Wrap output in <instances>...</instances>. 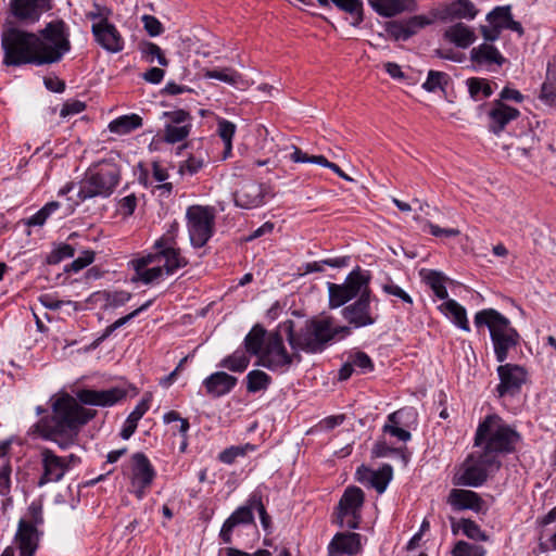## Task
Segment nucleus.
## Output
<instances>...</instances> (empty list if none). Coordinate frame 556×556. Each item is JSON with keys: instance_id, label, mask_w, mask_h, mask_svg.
Segmentation results:
<instances>
[{"instance_id": "1", "label": "nucleus", "mask_w": 556, "mask_h": 556, "mask_svg": "<svg viewBox=\"0 0 556 556\" xmlns=\"http://www.w3.org/2000/svg\"><path fill=\"white\" fill-rule=\"evenodd\" d=\"M126 396L124 389L114 387L109 390L84 389L77 392V399L66 392L53 394L50 400V414L33 426V432L66 450L77 442L80 429L96 416V412L83 407L86 405L113 406Z\"/></svg>"}, {"instance_id": "2", "label": "nucleus", "mask_w": 556, "mask_h": 556, "mask_svg": "<svg viewBox=\"0 0 556 556\" xmlns=\"http://www.w3.org/2000/svg\"><path fill=\"white\" fill-rule=\"evenodd\" d=\"M477 327L486 326L490 331L494 354L498 363L507 359L509 351L516 349L521 336L510 320L494 308H486L475 315Z\"/></svg>"}, {"instance_id": "3", "label": "nucleus", "mask_w": 556, "mask_h": 556, "mask_svg": "<svg viewBox=\"0 0 556 556\" xmlns=\"http://www.w3.org/2000/svg\"><path fill=\"white\" fill-rule=\"evenodd\" d=\"M70 28L63 20H54L35 33L37 66L60 62L72 48Z\"/></svg>"}, {"instance_id": "4", "label": "nucleus", "mask_w": 556, "mask_h": 556, "mask_svg": "<svg viewBox=\"0 0 556 556\" xmlns=\"http://www.w3.org/2000/svg\"><path fill=\"white\" fill-rule=\"evenodd\" d=\"M519 440V433L504 425L498 416L489 415L478 426L475 445L484 444L482 451L497 459L498 454L513 452Z\"/></svg>"}, {"instance_id": "5", "label": "nucleus", "mask_w": 556, "mask_h": 556, "mask_svg": "<svg viewBox=\"0 0 556 556\" xmlns=\"http://www.w3.org/2000/svg\"><path fill=\"white\" fill-rule=\"evenodd\" d=\"M350 334V328L346 326L332 325L331 318L314 319L305 324L299 331L293 332L291 326L288 331V340L294 350L306 352L321 351L324 345L331 339L340 336L341 338Z\"/></svg>"}, {"instance_id": "6", "label": "nucleus", "mask_w": 556, "mask_h": 556, "mask_svg": "<svg viewBox=\"0 0 556 556\" xmlns=\"http://www.w3.org/2000/svg\"><path fill=\"white\" fill-rule=\"evenodd\" d=\"M35 33L8 27L1 35L3 50V64L7 66H21L26 64L37 65Z\"/></svg>"}, {"instance_id": "7", "label": "nucleus", "mask_w": 556, "mask_h": 556, "mask_svg": "<svg viewBox=\"0 0 556 556\" xmlns=\"http://www.w3.org/2000/svg\"><path fill=\"white\" fill-rule=\"evenodd\" d=\"M119 181V170L115 165L105 164L97 169H89L78 182L77 200L71 207L93 198H108Z\"/></svg>"}, {"instance_id": "8", "label": "nucleus", "mask_w": 556, "mask_h": 556, "mask_svg": "<svg viewBox=\"0 0 556 556\" xmlns=\"http://www.w3.org/2000/svg\"><path fill=\"white\" fill-rule=\"evenodd\" d=\"M505 149L514 163L528 173H536L545 167L544 153L546 150H552V146L544 149L536 135L529 131L518 138L516 142L506 146Z\"/></svg>"}, {"instance_id": "9", "label": "nucleus", "mask_w": 556, "mask_h": 556, "mask_svg": "<svg viewBox=\"0 0 556 556\" xmlns=\"http://www.w3.org/2000/svg\"><path fill=\"white\" fill-rule=\"evenodd\" d=\"M500 467L501 462L483 451L472 453L463 464L457 484L480 486L486 481L489 471Z\"/></svg>"}, {"instance_id": "10", "label": "nucleus", "mask_w": 556, "mask_h": 556, "mask_svg": "<svg viewBox=\"0 0 556 556\" xmlns=\"http://www.w3.org/2000/svg\"><path fill=\"white\" fill-rule=\"evenodd\" d=\"M364 492L357 486H349L341 496L337 507V523L343 528L357 529L361 522V508L364 504Z\"/></svg>"}, {"instance_id": "11", "label": "nucleus", "mask_w": 556, "mask_h": 556, "mask_svg": "<svg viewBox=\"0 0 556 556\" xmlns=\"http://www.w3.org/2000/svg\"><path fill=\"white\" fill-rule=\"evenodd\" d=\"M127 478L130 482V492L138 500L143 498L155 478V470L143 453L138 452L131 456Z\"/></svg>"}, {"instance_id": "12", "label": "nucleus", "mask_w": 556, "mask_h": 556, "mask_svg": "<svg viewBox=\"0 0 556 556\" xmlns=\"http://www.w3.org/2000/svg\"><path fill=\"white\" fill-rule=\"evenodd\" d=\"M188 230L193 247H203L212 236L214 215L208 207L193 205L187 210Z\"/></svg>"}, {"instance_id": "13", "label": "nucleus", "mask_w": 556, "mask_h": 556, "mask_svg": "<svg viewBox=\"0 0 556 556\" xmlns=\"http://www.w3.org/2000/svg\"><path fill=\"white\" fill-rule=\"evenodd\" d=\"M435 18V14H419L404 20H394L386 23L384 30L387 36L395 41H407L421 29L431 25Z\"/></svg>"}, {"instance_id": "14", "label": "nucleus", "mask_w": 556, "mask_h": 556, "mask_svg": "<svg viewBox=\"0 0 556 556\" xmlns=\"http://www.w3.org/2000/svg\"><path fill=\"white\" fill-rule=\"evenodd\" d=\"M40 465L42 472L37 482L40 488L49 483L60 482L67 472L63 457L48 447L40 448Z\"/></svg>"}, {"instance_id": "15", "label": "nucleus", "mask_w": 556, "mask_h": 556, "mask_svg": "<svg viewBox=\"0 0 556 556\" xmlns=\"http://www.w3.org/2000/svg\"><path fill=\"white\" fill-rule=\"evenodd\" d=\"M370 302V292H364L354 303L342 309L343 318L355 328L374 325L377 316L371 312Z\"/></svg>"}, {"instance_id": "16", "label": "nucleus", "mask_w": 556, "mask_h": 556, "mask_svg": "<svg viewBox=\"0 0 556 556\" xmlns=\"http://www.w3.org/2000/svg\"><path fill=\"white\" fill-rule=\"evenodd\" d=\"M175 244L174 236H163L154 243L155 253H151L157 255V263L164 261L163 269L167 275L187 265V260L180 255Z\"/></svg>"}, {"instance_id": "17", "label": "nucleus", "mask_w": 556, "mask_h": 556, "mask_svg": "<svg viewBox=\"0 0 556 556\" xmlns=\"http://www.w3.org/2000/svg\"><path fill=\"white\" fill-rule=\"evenodd\" d=\"M260 362L270 369H280L291 363V356L287 353L282 338L278 333L268 334Z\"/></svg>"}, {"instance_id": "18", "label": "nucleus", "mask_w": 556, "mask_h": 556, "mask_svg": "<svg viewBox=\"0 0 556 556\" xmlns=\"http://www.w3.org/2000/svg\"><path fill=\"white\" fill-rule=\"evenodd\" d=\"M51 0H11L13 16L23 24H34L51 9Z\"/></svg>"}, {"instance_id": "19", "label": "nucleus", "mask_w": 556, "mask_h": 556, "mask_svg": "<svg viewBox=\"0 0 556 556\" xmlns=\"http://www.w3.org/2000/svg\"><path fill=\"white\" fill-rule=\"evenodd\" d=\"M91 33L94 41L105 51L118 53L124 49V38L116 26L111 22L92 24Z\"/></svg>"}, {"instance_id": "20", "label": "nucleus", "mask_w": 556, "mask_h": 556, "mask_svg": "<svg viewBox=\"0 0 556 556\" xmlns=\"http://www.w3.org/2000/svg\"><path fill=\"white\" fill-rule=\"evenodd\" d=\"M520 112L501 100H495L491 103L488 112V127L489 130L495 135L503 131L508 123L519 117Z\"/></svg>"}, {"instance_id": "21", "label": "nucleus", "mask_w": 556, "mask_h": 556, "mask_svg": "<svg viewBox=\"0 0 556 556\" xmlns=\"http://www.w3.org/2000/svg\"><path fill=\"white\" fill-rule=\"evenodd\" d=\"M254 523V514L253 507L250 504V497L247 500L245 504L238 507L224 522L219 538L225 544H230L232 542V531L236 527L241 525H252Z\"/></svg>"}, {"instance_id": "22", "label": "nucleus", "mask_w": 556, "mask_h": 556, "mask_svg": "<svg viewBox=\"0 0 556 556\" xmlns=\"http://www.w3.org/2000/svg\"><path fill=\"white\" fill-rule=\"evenodd\" d=\"M368 4L382 17H393L418 10L417 0H368Z\"/></svg>"}, {"instance_id": "23", "label": "nucleus", "mask_w": 556, "mask_h": 556, "mask_svg": "<svg viewBox=\"0 0 556 556\" xmlns=\"http://www.w3.org/2000/svg\"><path fill=\"white\" fill-rule=\"evenodd\" d=\"M235 203L242 208H253L263 204V186L253 181L245 182L233 194Z\"/></svg>"}, {"instance_id": "24", "label": "nucleus", "mask_w": 556, "mask_h": 556, "mask_svg": "<svg viewBox=\"0 0 556 556\" xmlns=\"http://www.w3.org/2000/svg\"><path fill=\"white\" fill-rule=\"evenodd\" d=\"M361 549V535L358 533H337L329 544V556L339 554L355 555Z\"/></svg>"}, {"instance_id": "25", "label": "nucleus", "mask_w": 556, "mask_h": 556, "mask_svg": "<svg viewBox=\"0 0 556 556\" xmlns=\"http://www.w3.org/2000/svg\"><path fill=\"white\" fill-rule=\"evenodd\" d=\"M152 264H159L157 255L148 254L147 256L136 260L134 262L136 269L135 279H139L144 283H150L159 279L163 275L164 269L160 265L148 268V266Z\"/></svg>"}, {"instance_id": "26", "label": "nucleus", "mask_w": 556, "mask_h": 556, "mask_svg": "<svg viewBox=\"0 0 556 556\" xmlns=\"http://www.w3.org/2000/svg\"><path fill=\"white\" fill-rule=\"evenodd\" d=\"M447 502L455 509H472L479 511L482 506L481 497L473 491L453 489L450 492Z\"/></svg>"}, {"instance_id": "27", "label": "nucleus", "mask_w": 556, "mask_h": 556, "mask_svg": "<svg viewBox=\"0 0 556 556\" xmlns=\"http://www.w3.org/2000/svg\"><path fill=\"white\" fill-rule=\"evenodd\" d=\"M471 61L478 66L496 64L501 66L505 59L492 45L482 43L470 51Z\"/></svg>"}, {"instance_id": "28", "label": "nucleus", "mask_w": 556, "mask_h": 556, "mask_svg": "<svg viewBox=\"0 0 556 556\" xmlns=\"http://www.w3.org/2000/svg\"><path fill=\"white\" fill-rule=\"evenodd\" d=\"M444 38L458 48H468L476 41L475 31L464 23H456L444 31Z\"/></svg>"}, {"instance_id": "29", "label": "nucleus", "mask_w": 556, "mask_h": 556, "mask_svg": "<svg viewBox=\"0 0 556 556\" xmlns=\"http://www.w3.org/2000/svg\"><path fill=\"white\" fill-rule=\"evenodd\" d=\"M321 7H328L330 3L334 4L340 11L349 14L352 17L351 25L354 27L359 26L364 21V5L362 0H317Z\"/></svg>"}, {"instance_id": "30", "label": "nucleus", "mask_w": 556, "mask_h": 556, "mask_svg": "<svg viewBox=\"0 0 556 556\" xmlns=\"http://www.w3.org/2000/svg\"><path fill=\"white\" fill-rule=\"evenodd\" d=\"M478 10L470 0H454L445 5L440 17L442 20L467 18L472 20L477 15Z\"/></svg>"}, {"instance_id": "31", "label": "nucleus", "mask_w": 556, "mask_h": 556, "mask_svg": "<svg viewBox=\"0 0 556 556\" xmlns=\"http://www.w3.org/2000/svg\"><path fill=\"white\" fill-rule=\"evenodd\" d=\"M151 394H146L136 405L135 409L128 415L125 425L121 431V437L128 440L137 429L138 421L150 408Z\"/></svg>"}, {"instance_id": "32", "label": "nucleus", "mask_w": 556, "mask_h": 556, "mask_svg": "<svg viewBox=\"0 0 556 556\" xmlns=\"http://www.w3.org/2000/svg\"><path fill=\"white\" fill-rule=\"evenodd\" d=\"M439 308L445 316L452 318L453 323L460 329L464 331L470 330L466 309L455 300L445 301L439 306Z\"/></svg>"}, {"instance_id": "33", "label": "nucleus", "mask_w": 556, "mask_h": 556, "mask_svg": "<svg viewBox=\"0 0 556 556\" xmlns=\"http://www.w3.org/2000/svg\"><path fill=\"white\" fill-rule=\"evenodd\" d=\"M419 275L422 281L430 287L439 299H447L448 293L445 287L447 278L442 273L431 269H421Z\"/></svg>"}, {"instance_id": "34", "label": "nucleus", "mask_w": 556, "mask_h": 556, "mask_svg": "<svg viewBox=\"0 0 556 556\" xmlns=\"http://www.w3.org/2000/svg\"><path fill=\"white\" fill-rule=\"evenodd\" d=\"M16 541L20 549L36 551L38 542V532L34 525L25 520L18 522Z\"/></svg>"}, {"instance_id": "35", "label": "nucleus", "mask_w": 556, "mask_h": 556, "mask_svg": "<svg viewBox=\"0 0 556 556\" xmlns=\"http://www.w3.org/2000/svg\"><path fill=\"white\" fill-rule=\"evenodd\" d=\"M142 126V117L138 114L123 115L109 124V130L116 135H127Z\"/></svg>"}, {"instance_id": "36", "label": "nucleus", "mask_w": 556, "mask_h": 556, "mask_svg": "<svg viewBox=\"0 0 556 556\" xmlns=\"http://www.w3.org/2000/svg\"><path fill=\"white\" fill-rule=\"evenodd\" d=\"M204 77L210 79H218L239 88H247L249 86L248 81L242 77V75L230 67L208 70L204 73Z\"/></svg>"}, {"instance_id": "37", "label": "nucleus", "mask_w": 556, "mask_h": 556, "mask_svg": "<svg viewBox=\"0 0 556 556\" xmlns=\"http://www.w3.org/2000/svg\"><path fill=\"white\" fill-rule=\"evenodd\" d=\"M343 283L354 298L361 296L364 292H370L368 287L369 277L359 268L351 271Z\"/></svg>"}, {"instance_id": "38", "label": "nucleus", "mask_w": 556, "mask_h": 556, "mask_svg": "<svg viewBox=\"0 0 556 556\" xmlns=\"http://www.w3.org/2000/svg\"><path fill=\"white\" fill-rule=\"evenodd\" d=\"M268 334L260 327L254 326L244 339L245 349L249 353L261 356L266 346V340Z\"/></svg>"}, {"instance_id": "39", "label": "nucleus", "mask_w": 556, "mask_h": 556, "mask_svg": "<svg viewBox=\"0 0 556 556\" xmlns=\"http://www.w3.org/2000/svg\"><path fill=\"white\" fill-rule=\"evenodd\" d=\"M500 382H526L527 369L517 364H504L497 367Z\"/></svg>"}, {"instance_id": "40", "label": "nucleus", "mask_w": 556, "mask_h": 556, "mask_svg": "<svg viewBox=\"0 0 556 556\" xmlns=\"http://www.w3.org/2000/svg\"><path fill=\"white\" fill-rule=\"evenodd\" d=\"M328 293H329V306L331 308H337L350 300L354 299L349 289L344 286V283L338 285L328 282Z\"/></svg>"}, {"instance_id": "41", "label": "nucleus", "mask_w": 556, "mask_h": 556, "mask_svg": "<svg viewBox=\"0 0 556 556\" xmlns=\"http://www.w3.org/2000/svg\"><path fill=\"white\" fill-rule=\"evenodd\" d=\"M366 472L370 477V486L380 494L386 491L393 475V470L390 465H383L379 470Z\"/></svg>"}, {"instance_id": "42", "label": "nucleus", "mask_w": 556, "mask_h": 556, "mask_svg": "<svg viewBox=\"0 0 556 556\" xmlns=\"http://www.w3.org/2000/svg\"><path fill=\"white\" fill-rule=\"evenodd\" d=\"M471 98L476 101L489 98L493 93L490 83L484 78L472 77L467 80Z\"/></svg>"}, {"instance_id": "43", "label": "nucleus", "mask_w": 556, "mask_h": 556, "mask_svg": "<svg viewBox=\"0 0 556 556\" xmlns=\"http://www.w3.org/2000/svg\"><path fill=\"white\" fill-rule=\"evenodd\" d=\"M290 149L292 150L290 154V160L293 161L294 163H313L327 168H330L333 164L332 162H329L324 155L309 156L294 144H291Z\"/></svg>"}, {"instance_id": "44", "label": "nucleus", "mask_w": 556, "mask_h": 556, "mask_svg": "<svg viewBox=\"0 0 556 556\" xmlns=\"http://www.w3.org/2000/svg\"><path fill=\"white\" fill-rule=\"evenodd\" d=\"M191 130V124L174 125L166 124L164 129V140L168 143H177L185 140Z\"/></svg>"}, {"instance_id": "45", "label": "nucleus", "mask_w": 556, "mask_h": 556, "mask_svg": "<svg viewBox=\"0 0 556 556\" xmlns=\"http://www.w3.org/2000/svg\"><path fill=\"white\" fill-rule=\"evenodd\" d=\"M540 99L548 105L556 102V75L547 68L546 80L541 87Z\"/></svg>"}, {"instance_id": "46", "label": "nucleus", "mask_w": 556, "mask_h": 556, "mask_svg": "<svg viewBox=\"0 0 556 556\" xmlns=\"http://www.w3.org/2000/svg\"><path fill=\"white\" fill-rule=\"evenodd\" d=\"M255 445L247 443L244 445H233L224 450L219 454V460L224 464H232L238 457L244 456L248 452H254Z\"/></svg>"}, {"instance_id": "47", "label": "nucleus", "mask_w": 556, "mask_h": 556, "mask_svg": "<svg viewBox=\"0 0 556 556\" xmlns=\"http://www.w3.org/2000/svg\"><path fill=\"white\" fill-rule=\"evenodd\" d=\"M250 504L253 507V510H257L261 519V523L265 530H267L270 527L271 518L267 514L265 505L262 501V493L260 491H254L250 495Z\"/></svg>"}, {"instance_id": "48", "label": "nucleus", "mask_w": 556, "mask_h": 556, "mask_svg": "<svg viewBox=\"0 0 556 556\" xmlns=\"http://www.w3.org/2000/svg\"><path fill=\"white\" fill-rule=\"evenodd\" d=\"M217 132L219 137L223 139L226 150L230 152L232 146V138L236 132V125L227 119L218 118Z\"/></svg>"}, {"instance_id": "49", "label": "nucleus", "mask_w": 556, "mask_h": 556, "mask_svg": "<svg viewBox=\"0 0 556 556\" xmlns=\"http://www.w3.org/2000/svg\"><path fill=\"white\" fill-rule=\"evenodd\" d=\"M140 51L143 55L146 56H151V59H149V62H153V58H156L157 59V63L161 65V66H167L168 65V60L165 58V55L163 54L161 48L153 43V42H150V41H144V42H141L140 43Z\"/></svg>"}, {"instance_id": "50", "label": "nucleus", "mask_w": 556, "mask_h": 556, "mask_svg": "<svg viewBox=\"0 0 556 556\" xmlns=\"http://www.w3.org/2000/svg\"><path fill=\"white\" fill-rule=\"evenodd\" d=\"M484 547L476 544H469L465 541H459L454 549L453 556H484Z\"/></svg>"}, {"instance_id": "51", "label": "nucleus", "mask_w": 556, "mask_h": 556, "mask_svg": "<svg viewBox=\"0 0 556 556\" xmlns=\"http://www.w3.org/2000/svg\"><path fill=\"white\" fill-rule=\"evenodd\" d=\"M249 365V358L243 353H235L231 356L225 358L222 366L231 371H243Z\"/></svg>"}, {"instance_id": "52", "label": "nucleus", "mask_w": 556, "mask_h": 556, "mask_svg": "<svg viewBox=\"0 0 556 556\" xmlns=\"http://www.w3.org/2000/svg\"><path fill=\"white\" fill-rule=\"evenodd\" d=\"M510 16L511 12L509 5L497 7L486 15V20L501 31L504 27L500 26V24L506 23Z\"/></svg>"}, {"instance_id": "53", "label": "nucleus", "mask_w": 556, "mask_h": 556, "mask_svg": "<svg viewBox=\"0 0 556 556\" xmlns=\"http://www.w3.org/2000/svg\"><path fill=\"white\" fill-rule=\"evenodd\" d=\"M74 254H75V250L72 245H70L67 243H60L48 255L47 261L49 264H58L65 258L73 257Z\"/></svg>"}, {"instance_id": "54", "label": "nucleus", "mask_w": 556, "mask_h": 556, "mask_svg": "<svg viewBox=\"0 0 556 556\" xmlns=\"http://www.w3.org/2000/svg\"><path fill=\"white\" fill-rule=\"evenodd\" d=\"M112 10L105 5L93 3L92 10L86 13V17L92 21V24H103L110 22Z\"/></svg>"}, {"instance_id": "55", "label": "nucleus", "mask_w": 556, "mask_h": 556, "mask_svg": "<svg viewBox=\"0 0 556 556\" xmlns=\"http://www.w3.org/2000/svg\"><path fill=\"white\" fill-rule=\"evenodd\" d=\"M447 75L442 72L430 71L427 80L424 83L422 88L429 92L442 89V84Z\"/></svg>"}, {"instance_id": "56", "label": "nucleus", "mask_w": 556, "mask_h": 556, "mask_svg": "<svg viewBox=\"0 0 556 556\" xmlns=\"http://www.w3.org/2000/svg\"><path fill=\"white\" fill-rule=\"evenodd\" d=\"M462 528L465 535L476 541H486L488 536L481 531L480 527L472 520L463 519Z\"/></svg>"}, {"instance_id": "57", "label": "nucleus", "mask_w": 556, "mask_h": 556, "mask_svg": "<svg viewBox=\"0 0 556 556\" xmlns=\"http://www.w3.org/2000/svg\"><path fill=\"white\" fill-rule=\"evenodd\" d=\"M151 304H152V301L149 300L144 304H142L140 307H138L135 311H132L131 313H129L128 315L118 318L116 321H114L112 325H110L106 328L105 336L111 334L114 330H116L117 328L124 326L126 323H128L129 320L135 318L139 313L146 311Z\"/></svg>"}, {"instance_id": "58", "label": "nucleus", "mask_w": 556, "mask_h": 556, "mask_svg": "<svg viewBox=\"0 0 556 556\" xmlns=\"http://www.w3.org/2000/svg\"><path fill=\"white\" fill-rule=\"evenodd\" d=\"M141 21L143 23V27H144L146 31L151 37H156L164 31V28H163L161 22L155 16L143 15L141 17Z\"/></svg>"}, {"instance_id": "59", "label": "nucleus", "mask_w": 556, "mask_h": 556, "mask_svg": "<svg viewBox=\"0 0 556 556\" xmlns=\"http://www.w3.org/2000/svg\"><path fill=\"white\" fill-rule=\"evenodd\" d=\"M94 260V252L90 250L84 251L77 258H75L71 265L70 268L74 273H78L79 270L84 269L88 265H90Z\"/></svg>"}, {"instance_id": "60", "label": "nucleus", "mask_w": 556, "mask_h": 556, "mask_svg": "<svg viewBox=\"0 0 556 556\" xmlns=\"http://www.w3.org/2000/svg\"><path fill=\"white\" fill-rule=\"evenodd\" d=\"M382 290L390 295L401 299L403 302L409 305L413 304V299L410 298V295L406 293L401 287L395 285L393 281H389L382 285Z\"/></svg>"}, {"instance_id": "61", "label": "nucleus", "mask_w": 556, "mask_h": 556, "mask_svg": "<svg viewBox=\"0 0 556 556\" xmlns=\"http://www.w3.org/2000/svg\"><path fill=\"white\" fill-rule=\"evenodd\" d=\"M352 365H354L355 369H358L362 372H366L372 369V363L369 356L363 352H357L350 357Z\"/></svg>"}, {"instance_id": "62", "label": "nucleus", "mask_w": 556, "mask_h": 556, "mask_svg": "<svg viewBox=\"0 0 556 556\" xmlns=\"http://www.w3.org/2000/svg\"><path fill=\"white\" fill-rule=\"evenodd\" d=\"M164 116L168 118L167 124H174V125L191 124L190 114L184 110L165 112Z\"/></svg>"}, {"instance_id": "63", "label": "nucleus", "mask_w": 556, "mask_h": 556, "mask_svg": "<svg viewBox=\"0 0 556 556\" xmlns=\"http://www.w3.org/2000/svg\"><path fill=\"white\" fill-rule=\"evenodd\" d=\"M86 109V104L78 100L68 101L63 104L60 115L66 117L83 112Z\"/></svg>"}, {"instance_id": "64", "label": "nucleus", "mask_w": 556, "mask_h": 556, "mask_svg": "<svg viewBox=\"0 0 556 556\" xmlns=\"http://www.w3.org/2000/svg\"><path fill=\"white\" fill-rule=\"evenodd\" d=\"M137 206V199L134 194L124 197L118 203V210L124 216H130Z\"/></svg>"}]
</instances>
